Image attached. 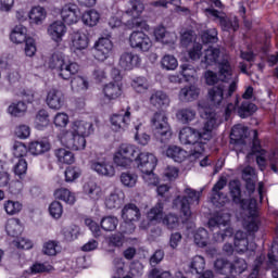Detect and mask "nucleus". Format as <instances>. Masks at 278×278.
I'll return each mask as SVG.
<instances>
[{
  "label": "nucleus",
  "instance_id": "obj_56",
  "mask_svg": "<svg viewBox=\"0 0 278 278\" xmlns=\"http://www.w3.org/2000/svg\"><path fill=\"white\" fill-rule=\"evenodd\" d=\"M179 66V62L177 61V58L173 54H165L161 59V67L164 71H175Z\"/></svg>",
  "mask_w": 278,
  "mask_h": 278
},
{
  "label": "nucleus",
  "instance_id": "obj_5",
  "mask_svg": "<svg viewBox=\"0 0 278 278\" xmlns=\"http://www.w3.org/2000/svg\"><path fill=\"white\" fill-rule=\"evenodd\" d=\"M144 12V4L140 0H130L127 9L123 12L118 7H113L110 11L108 25L111 29H134V27H142L140 16Z\"/></svg>",
  "mask_w": 278,
  "mask_h": 278
},
{
  "label": "nucleus",
  "instance_id": "obj_43",
  "mask_svg": "<svg viewBox=\"0 0 278 278\" xmlns=\"http://www.w3.org/2000/svg\"><path fill=\"white\" fill-rule=\"evenodd\" d=\"M134 134L135 142H137V144H140L141 147H147V144L151 142V136L144 132V125H142V123L135 125Z\"/></svg>",
  "mask_w": 278,
  "mask_h": 278
},
{
  "label": "nucleus",
  "instance_id": "obj_12",
  "mask_svg": "<svg viewBox=\"0 0 278 278\" xmlns=\"http://www.w3.org/2000/svg\"><path fill=\"white\" fill-rule=\"evenodd\" d=\"M88 47H90V35L87 30L77 29L70 34V49L74 55L83 58L86 55Z\"/></svg>",
  "mask_w": 278,
  "mask_h": 278
},
{
  "label": "nucleus",
  "instance_id": "obj_23",
  "mask_svg": "<svg viewBox=\"0 0 278 278\" xmlns=\"http://www.w3.org/2000/svg\"><path fill=\"white\" fill-rule=\"evenodd\" d=\"M68 28L66 27V24L60 20L52 22L47 28V35L49 36L50 40L56 45H60V42L64 40Z\"/></svg>",
  "mask_w": 278,
  "mask_h": 278
},
{
  "label": "nucleus",
  "instance_id": "obj_25",
  "mask_svg": "<svg viewBox=\"0 0 278 278\" xmlns=\"http://www.w3.org/2000/svg\"><path fill=\"white\" fill-rule=\"evenodd\" d=\"M46 103L50 110H62L66 99L61 90L50 89L47 93Z\"/></svg>",
  "mask_w": 278,
  "mask_h": 278
},
{
  "label": "nucleus",
  "instance_id": "obj_28",
  "mask_svg": "<svg viewBox=\"0 0 278 278\" xmlns=\"http://www.w3.org/2000/svg\"><path fill=\"white\" fill-rule=\"evenodd\" d=\"M141 62L140 55L134 52H124L119 58V66L124 71H134V68L140 66Z\"/></svg>",
  "mask_w": 278,
  "mask_h": 278
},
{
  "label": "nucleus",
  "instance_id": "obj_16",
  "mask_svg": "<svg viewBox=\"0 0 278 278\" xmlns=\"http://www.w3.org/2000/svg\"><path fill=\"white\" fill-rule=\"evenodd\" d=\"M89 167L100 177H106L109 179H112V177H116V166H114V163L112 161L105 157L91 160L89 162Z\"/></svg>",
  "mask_w": 278,
  "mask_h": 278
},
{
  "label": "nucleus",
  "instance_id": "obj_60",
  "mask_svg": "<svg viewBox=\"0 0 278 278\" xmlns=\"http://www.w3.org/2000/svg\"><path fill=\"white\" fill-rule=\"evenodd\" d=\"M38 52V46L36 43V38L28 37L25 40V47H24V53L26 58H34L36 53Z\"/></svg>",
  "mask_w": 278,
  "mask_h": 278
},
{
  "label": "nucleus",
  "instance_id": "obj_21",
  "mask_svg": "<svg viewBox=\"0 0 278 278\" xmlns=\"http://www.w3.org/2000/svg\"><path fill=\"white\" fill-rule=\"evenodd\" d=\"M235 242V251L240 254L248 255V257H251L253 253H255V249L257 245L255 242L251 241L249 242V238H247V233L242 231H237L233 238Z\"/></svg>",
  "mask_w": 278,
  "mask_h": 278
},
{
  "label": "nucleus",
  "instance_id": "obj_19",
  "mask_svg": "<svg viewBox=\"0 0 278 278\" xmlns=\"http://www.w3.org/2000/svg\"><path fill=\"white\" fill-rule=\"evenodd\" d=\"M206 16H211L216 23H219L224 31H236L239 27L238 18L227 20L224 12H218L212 8L205 9Z\"/></svg>",
  "mask_w": 278,
  "mask_h": 278
},
{
  "label": "nucleus",
  "instance_id": "obj_10",
  "mask_svg": "<svg viewBox=\"0 0 278 278\" xmlns=\"http://www.w3.org/2000/svg\"><path fill=\"white\" fill-rule=\"evenodd\" d=\"M163 213L164 204L159 202L148 212L147 218L149 220V227H151V225L163 223V225H166L168 229H177V227H179V218L169 214L162 219Z\"/></svg>",
  "mask_w": 278,
  "mask_h": 278
},
{
  "label": "nucleus",
  "instance_id": "obj_46",
  "mask_svg": "<svg viewBox=\"0 0 278 278\" xmlns=\"http://www.w3.org/2000/svg\"><path fill=\"white\" fill-rule=\"evenodd\" d=\"M193 242L197 247L203 249V247H207L212 244V240H210V235L205 228H199L193 232Z\"/></svg>",
  "mask_w": 278,
  "mask_h": 278
},
{
  "label": "nucleus",
  "instance_id": "obj_13",
  "mask_svg": "<svg viewBox=\"0 0 278 278\" xmlns=\"http://www.w3.org/2000/svg\"><path fill=\"white\" fill-rule=\"evenodd\" d=\"M111 75L114 81H111L103 87L104 98L101 101L102 105L110 103V101H115V99H118V97L123 94L121 71H118L117 68H113Z\"/></svg>",
  "mask_w": 278,
  "mask_h": 278
},
{
  "label": "nucleus",
  "instance_id": "obj_29",
  "mask_svg": "<svg viewBox=\"0 0 278 278\" xmlns=\"http://www.w3.org/2000/svg\"><path fill=\"white\" fill-rule=\"evenodd\" d=\"M125 203V192L115 188L104 200L108 210H118Z\"/></svg>",
  "mask_w": 278,
  "mask_h": 278
},
{
  "label": "nucleus",
  "instance_id": "obj_38",
  "mask_svg": "<svg viewBox=\"0 0 278 278\" xmlns=\"http://www.w3.org/2000/svg\"><path fill=\"white\" fill-rule=\"evenodd\" d=\"M199 94H201V89L197 87V85H190L184 87L179 92L180 101H197L199 99Z\"/></svg>",
  "mask_w": 278,
  "mask_h": 278
},
{
  "label": "nucleus",
  "instance_id": "obj_15",
  "mask_svg": "<svg viewBox=\"0 0 278 278\" xmlns=\"http://www.w3.org/2000/svg\"><path fill=\"white\" fill-rule=\"evenodd\" d=\"M140 208H138L136 204H126L122 210V219L124 220V225L121 226V231L123 233H131L136 229L134 223H138V220H140Z\"/></svg>",
  "mask_w": 278,
  "mask_h": 278
},
{
  "label": "nucleus",
  "instance_id": "obj_26",
  "mask_svg": "<svg viewBox=\"0 0 278 278\" xmlns=\"http://www.w3.org/2000/svg\"><path fill=\"white\" fill-rule=\"evenodd\" d=\"M227 186V179L220 178L217 184L213 187L212 195H211V203L215 205V207H223L225 203H227L229 200L227 199V195L220 193V190Z\"/></svg>",
  "mask_w": 278,
  "mask_h": 278
},
{
  "label": "nucleus",
  "instance_id": "obj_59",
  "mask_svg": "<svg viewBox=\"0 0 278 278\" xmlns=\"http://www.w3.org/2000/svg\"><path fill=\"white\" fill-rule=\"evenodd\" d=\"M12 247L22 249L23 251H29L30 249H34V241L27 237H20L12 241Z\"/></svg>",
  "mask_w": 278,
  "mask_h": 278
},
{
  "label": "nucleus",
  "instance_id": "obj_36",
  "mask_svg": "<svg viewBox=\"0 0 278 278\" xmlns=\"http://www.w3.org/2000/svg\"><path fill=\"white\" fill-rule=\"evenodd\" d=\"M71 88L73 92L76 94H86L88 89L90 88V83L88 81V77L86 76H75L71 80Z\"/></svg>",
  "mask_w": 278,
  "mask_h": 278
},
{
  "label": "nucleus",
  "instance_id": "obj_39",
  "mask_svg": "<svg viewBox=\"0 0 278 278\" xmlns=\"http://www.w3.org/2000/svg\"><path fill=\"white\" fill-rule=\"evenodd\" d=\"M27 38H29V36H27V27H25L24 25H16L11 30L10 40L14 45H23V42H25Z\"/></svg>",
  "mask_w": 278,
  "mask_h": 278
},
{
  "label": "nucleus",
  "instance_id": "obj_50",
  "mask_svg": "<svg viewBox=\"0 0 278 278\" xmlns=\"http://www.w3.org/2000/svg\"><path fill=\"white\" fill-rule=\"evenodd\" d=\"M119 181L124 188H136V184H138V174L135 172H123L119 176Z\"/></svg>",
  "mask_w": 278,
  "mask_h": 278
},
{
  "label": "nucleus",
  "instance_id": "obj_17",
  "mask_svg": "<svg viewBox=\"0 0 278 278\" xmlns=\"http://www.w3.org/2000/svg\"><path fill=\"white\" fill-rule=\"evenodd\" d=\"M112 49H114V43L110 40V37H100L93 43V58L98 62H105L112 55Z\"/></svg>",
  "mask_w": 278,
  "mask_h": 278
},
{
  "label": "nucleus",
  "instance_id": "obj_63",
  "mask_svg": "<svg viewBox=\"0 0 278 278\" xmlns=\"http://www.w3.org/2000/svg\"><path fill=\"white\" fill-rule=\"evenodd\" d=\"M114 266L117 278H131V276H125V273H127V265L123 258H115Z\"/></svg>",
  "mask_w": 278,
  "mask_h": 278
},
{
  "label": "nucleus",
  "instance_id": "obj_54",
  "mask_svg": "<svg viewBox=\"0 0 278 278\" xmlns=\"http://www.w3.org/2000/svg\"><path fill=\"white\" fill-rule=\"evenodd\" d=\"M189 268H191V273L201 275L205 270V258L201 255L193 256L189 263Z\"/></svg>",
  "mask_w": 278,
  "mask_h": 278
},
{
  "label": "nucleus",
  "instance_id": "obj_44",
  "mask_svg": "<svg viewBox=\"0 0 278 278\" xmlns=\"http://www.w3.org/2000/svg\"><path fill=\"white\" fill-rule=\"evenodd\" d=\"M62 251V245H60L59 241L55 240H48L43 242L41 253L43 255H48V257H55L58 253Z\"/></svg>",
  "mask_w": 278,
  "mask_h": 278
},
{
  "label": "nucleus",
  "instance_id": "obj_45",
  "mask_svg": "<svg viewBox=\"0 0 278 278\" xmlns=\"http://www.w3.org/2000/svg\"><path fill=\"white\" fill-rule=\"evenodd\" d=\"M152 5H154V8H168V5H174L176 12H182L187 16L190 14V10L181 7V0H159L152 2Z\"/></svg>",
  "mask_w": 278,
  "mask_h": 278
},
{
  "label": "nucleus",
  "instance_id": "obj_7",
  "mask_svg": "<svg viewBox=\"0 0 278 278\" xmlns=\"http://www.w3.org/2000/svg\"><path fill=\"white\" fill-rule=\"evenodd\" d=\"M49 68L58 71L59 77L65 79V81H68L73 75L79 73V64L75 61H70L68 55L60 50L54 51L51 55Z\"/></svg>",
  "mask_w": 278,
  "mask_h": 278
},
{
  "label": "nucleus",
  "instance_id": "obj_11",
  "mask_svg": "<svg viewBox=\"0 0 278 278\" xmlns=\"http://www.w3.org/2000/svg\"><path fill=\"white\" fill-rule=\"evenodd\" d=\"M198 147V150H191L190 152H188L179 146L170 144L166 148L164 153L166 157H169V160H173L178 164H181V162H186V160H190V162H193V160H199L203 157V146L199 144Z\"/></svg>",
  "mask_w": 278,
  "mask_h": 278
},
{
  "label": "nucleus",
  "instance_id": "obj_4",
  "mask_svg": "<svg viewBox=\"0 0 278 278\" xmlns=\"http://www.w3.org/2000/svg\"><path fill=\"white\" fill-rule=\"evenodd\" d=\"M94 131L92 123L86 118H76L70 124V128L62 129L58 135L60 144L54 151L59 164H75V154L72 151H84L86 138Z\"/></svg>",
  "mask_w": 278,
  "mask_h": 278
},
{
  "label": "nucleus",
  "instance_id": "obj_64",
  "mask_svg": "<svg viewBox=\"0 0 278 278\" xmlns=\"http://www.w3.org/2000/svg\"><path fill=\"white\" fill-rule=\"evenodd\" d=\"M177 177H179V168H177L176 166L168 165L163 170V178L165 181H175Z\"/></svg>",
  "mask_w": 278,
  "mask_h": 278
},
{
  "label": "nucleus",
  "instance_id": "obj_42",
  "mask_svg": "<svg viewBox=\"0 0 278 278\" xmlns=\"http://www.w3.org/2000/svg\"><path fill=\"white\" fill-rule=\"evenodd\" d=\"M247 127L244 125L239 124L235 125L230 132V142L232 144H244V138H247Z\"/></svg>",
  "mask_w": 278,
  "mask_h": 278
},
{
  "label": "nucleus",
  "instance_id": "obj_55",
  "mask_svg": "<svg viewBox=\"0 0 278 278\" xmlns=\"http://www.w3.org/2000/svg\"><path fill=\"white\" fill-rule=\"evenodd\" d=\"M3 208L9 216H15V214H18L23 210V204L18 201L7 200L3 203Z\"/></svg>",
  "mask_w": 278,
  "mask_h": 278
},
{
  "label": "nucleus",
  "instance_id": "obj_41",
  "mask_svg": "<svg viewBox=\"0 0 278 278\" xmlns=\"http://www.w3.org/2000/svg\"><path fill=\"white\" fill-rule=\"evenodd\" d=\"M49 125H51V119H49V111L45 109L39 110L34 121L35 129H38L39 131H45V129H47Z\"/></svg>",
  "mask_w": 278,
  "mask_h": 278
},
{
  "label": "nucleus",
  "instance_id": "obj_2",
  "mask_svg": "<svg viewBox=\"0 0 278 278\" xmlns=\"http://www.w3.org/2000/svg\"><path fill=\"white\" fill-rule=\"evenodd\" d=\"M199 42H194L192 48L189 49V58L190 60L197 61L201 60L202 64L205 66H218L219 70V79L222 81H231L228 89L225 84H219L214 86L208 90V99L213 105H223V99L226 97H231L238 90V76L233 74V66L229 62V55L222 52L220 49L217 48H204Z\"/></svg>",
  "mask_w": 278,
  "mask_h": 278
},
{
  "label": "nucleus",
  "instance_id": "obj_51",
  "mask_svg": "<svg viewBox=\"0 0 278 278\" xmlns=\"http://www.w3.org/2000/svg\"><path fill=\"white\" fill-rule=\"evenodd\" d=\"M48 212L51 218L54 220H60L64 214V206L62 205V202L54 200L49 204Z\"/></svg>",
  "mask_w": 278,
  "mask_h": 278
},
{
  "label": "nucleus",
  "instance_id": "obj_14",
  "mask_svg": "<svg viewBox=\"0 0 278 278\" xmlns=\"http://www.w3.org/2000/svg\"><path fill=\"white\" fill-rule=\"evenodd\" d=\"M185 194L188 197H178L174 201V207L180 210L185 216V220H188L189 216H192V212L190 211V203H195L199 205V199H201V191H194V189L186 188Z\"/></svg>",
  "mask_w": 278,
  "mask_h": 278
},
{
  "label": "nucleus",
  "instance_id": "obj_61",
  "mask_svg": "<svg viewBox=\"0 0 278 278\" xmlns=\"http://www.w3.org/2000/svg\"><path fill=\"white\" fill-rule=\"evenodd\" d=\"M14 136L18 140H27L31 136V128L27 124H20L14 129Z\"/></svg>",
  "mask_w": 278,
  "mask_h": 278
},
{
  "label": "nucleus",
  "instance_id": "obj_62",
  "mask_svg": "<svg viewBox=\"0 0 278 278\" xmlns=\"http://www.w3.org/2000/svg\"><path fill=\"white\" fill-rule=\"evenodd\" d=\"M68 123H71V118L64 112H59L53 117V124L59 129H64L68 126Z\"/></svg>",
  "mask_w": 278,
  "mask_h": 278
},
{
  "label": "nucleus",
  "instance_id": "obj_52",
  "mask_svg": "<svg viewBox=\"0 0 278 278\" xmlns=\"http://www.w3.org/2000/svg\"><path fill=\"white\" fill-rule=\"evenodd\" d=\"M100 225L103 231H116V227H118V217L113 215L104 216L101 219Z\"/></svg>",
  "mask_w": 278,
  "mask_h": 278
},
{
  "label": "nucleus",
  "instance_id": "obj_20",
  "mask_svg": "<svg viewBox=\"0 0 278 278\" xmlns=\"http://www.w3.org/2000/svg\"><path fill=\"white\" fill-rule=\"evenodd\" d=\"M129 45L131 49H137L147 53L153 49V41L151 38L142 31H132L129 36Z\"/></svg>",
  "mask_w": 278,
  "mask_h": 278
},
{
  "label": "nucleus",
  "instance_id": "obj_49",
  "mask_svg": "<svg viewBox=\"0 0 278 278\" xmlns=\"http://www.w3.org/2000/svg\"><path fill=\"white\" fill-rule=\"evenodd\" d=\"M7 112L10 116L20 118V116H25V113L27 112V104L23 101L13 102L9 105Z\"/></svg>",
  "mask_w": 278,
  "mask_h": 278
},
{
  "label": "nucleus",
  "instance_id": "obj_9",
  "mask_svg": "<svg viewBox=\"0 0 278 278\" xmlns=\"http://www.w3.org/2000/svg\"><path fill=\"white\" fill-rule=\"evenodd\" d=\"M152 131L161 142H168L173 138V130L168 124V117L164 112H156L151 118Z\"/></svg>",
  "mask_w": 278,
  "mask_h": 278
},
{
  "label": "nucleus",
  "instance_id": "obj_30",
  "mask_svg": "<svg viewBox=\"0 0 278 278\" xmlns=\"http://www.w3.org/2000/svg\"><path fill=\"white\" fill-rule=\"evenodd\" d=\"M53 197L55 201H62L65 205H75L77 203V194L65 187L55 189Z\"/></svg>",
  "mask_w": 278,
  "mask_h": 278
},
{
  "label": "nucleus",
  "instance_id": "obj_58",
  "mask_svg": "<svg viewBox=\"0 0 278 278\" xmlns=\"http://www.w3.org/2000/svg\"><path fill=\"white\" fill-rule=\"evenodd\" d=\"M64 175L66 184H73L81 177V168L76 166H70L65 169Z\"/></svg>",
  "mask_w": 278,
  "mask_h": 278
},
{
  "label": "nucleus",
  "instance_id": "obj_33",
  "mask_svg": "<svg viewBox=\"0 0 278 278\" xmlns=\"http://www.w3.org/2000/svg\"><path fill=\"white\" fill-rule=\"evenodd\" d=\"M30 25H42L47 21V9L40 5L33 7L28 12Z\"/></svg>",
  "mask_w": 278,
  "mask_h": 278
},
{
  "label": "nucleus",
  "instance_id": "obj_18",
  "mask_svg": "<svg viewBox=\"0 0 278 278\" xmlns=\"http://www.w3.org/2000/svg\"><path fill=\"white\" fill-rule=\"evenodd\" d=\"M61 22L64 25H77L81 21V9L75 3L64 4L60 10Z\"/></svg>",
  "mask_w": 278,
  "mask_h": 278
},
{
  "label": "nucleus",
  "instance_id": "obj_53",
  "mask_svg": "<svg viewBox=\"0 0 278 278\" xmlns=\"http://www.w3.org/2000/svg\"><path fill=\"white\" fill-rule=\"evenodd\" d=\"M131 88L135 92L142 94L149 90V80L142 76L136 77L131 80Z\"/></svg>",
  "mask_w": 278,
  "mask_h": 278
},
{
  "label": "nucleus",
  "instance_id": "obj_8",
  "mask_svg": "<svg viewBox=\"0 0 278 278\" xmlns=\"http://www.w3.org/2000/svg\"><path fill=\"white\" fill-rule=\"evenodd\" d=\"M231 215L226 212H218L208 219V229L212 231H223L220 235H215V242H225V240H231L233 237V228L229 226Z\"/></svg>",
  "mask_w": 278,
  "mask_h": 278
},
{
  "label": "nucleus",
  "instance_id": "obj_31",
  "mask_svg": "<svg viewBox=\"0 0 278 278\" xmlns=\"http://www.w3.org/2000/svg\"><path fill=\"white\" fill-rule=\"evenodd\" d=\"M253 136L254 139L252 142V151L253 153H258L256 154V164L260 166L261 170H264V168H266V157H268V154L260 144V139H257V130H253Z\"/></svg>",
  "mask_w": 278,
  "mask_h": 278
},
{
  "label": "nucleus",
  "instance_id": "obj_47",
  "mask_svg": "<svg viewBox=\"0 0 278 278\" xmlns=\"http://www.w3.org/2000/svg\"><path fill=\"white\" fill-rule=\"evenodd\" d=\"M176 118L182 125H188V123H192L194 118H197V111L192 108L180 109L176 113Z\"/></svg>",
  "mask_w": 278,
  "mask_h": 278
},
{
  "label": "nucleus",
  "instance_id": "obj_3",
  "mask_svg": "<svg viewBox=\"0 0 278 278\" xmlns=\"http://www.w3.org/2000/svg\"><path fill=\"white\" fill-rule=\"evenodd\" d=\"M113 163L118 168H131V164H136L148 186L160 184V178L153 173L155 166H157V156L151 152L140 150L138 146L121 144L113 153Z\"/></svg>",
  "mask_w": 278,
  "mask_h": 278
},
{
  "label": "nucleus",
  "instance_id": "obj_6",
  "mask_svg": "<svg viewBox=\"0 0 278 278\" xmlns=\"http://www.w3.org/2000/svg\"><path fill=\"white\" fill-rule=\"evenodd\" d=\"M230 194L235 203H240L242 210L248 212V225L247 229L250 233H253L260 229V217H257V200H242L240 199V185L238 181L230 182Z\"/></svg>",
  "mask_w": 278,
  "mask_h": 278
},
{
  "label": "nucleus",
  "instance_id": "obj_32",
  "mask_svg": "<svg viewBox=\"0 0 278 278\" xmlns=\"http://www.w3.org/2000/svg\"><path fill=\"white\" fill-rule=\"evenodd\" d=\"M153 34L156 42H161L162 45H175L177 42V34L166 31L164 26L154 28Z\"/></svg>",
  "mask_w": 278,
  "mask_h": 278
},
{
  "label": "nucleus",
  "instance_id": "obj_40",
  "mask_svg": "<svg viewBox=\"0 0 278 278\" xmlns=\"http://www.w3.org/2000/svg\"><path fill=\"white\" fill-rule=\"evenodd\" d=\"M268 268H270L273 278H278V242L271 243L270 252L268 253Z\"/></svg>",
  "mask_w": 278,
  "mask_h": 278
},
{
  "label": "nucleus",
  "instance_id": "obj_35",
  "mask_svg": "<svg viewBox=\"0 0 278 278\" xmlns=\"http://www.w3.org/2000/svg\"><path fill=\"white\" fill-rule=\"evenodd\" d=\"M123 242H125L123 232H116L104 239L103 249L109 253H114V249H116V247H123Z\"/></svg>",
  "mask_w": 278,
  "mask_h": 278
},
{
  "label": "nucleus",
  "instance_id": "obj_34",
  "mask_svg": "<svg viewBox=\"0 0 278 278\" xmlns=\"http://www.w3.org/2000/svg\"><path fill=\"white\" fill-rule=\"evenodd\" d=\"M80 20L87 27H97L101 21V13L97 9H89L80 14Z\"/></svg>",
  "mask_w": 278,
  "mask_h": 278
},
{
  "label": "nucleus",
  "instance_id": "obj_24",
  "mask_svg": "<svg viewBox=\"0 0 278 278\" xmlns=\"http://www.w3.org/2000/svg\"><path fill=\"white\" fill-rule=\"evenodd\" d=\"M83 194L87 197L89 201H92V203H97V201L103 199V189L97 181L90 179L84 182Z\"/></svg>",
  "mask_w": 278,
  "mask_h": 278
},
{
  "label": "nucleus",
  "instance_id": "obj_57",
  "mask_svg": "<svg viewBox=\"0 0 278 278\" xmlns=\"http://www.w3.org/2000/svg\"><path fill=\"white\" fill-rule=\"evenodd\" d=\"M180 75L185 81H197V70L190 64L180 65Z\"/></svg>",
  "mask_w": 278,
  "mask_h": 278
},
{
  "label": "nucleus",
  "instance_id": "obj_37",
  "mask_svg": "<svg viewBox=\"0 0 278 278\" xmlns=\"http://www.w3.org/2000/svg\"><path fill=\"white\" fill-rule=\"evenodd\" d=\"M25 230L23 223L18 218H10L5 223V232L11 238H18Z\"/></svg>",
  "mask_w": 278,
  "mask_h": 278
},
{
  "label": "nucleus",
  "instance_id": "obj_27",
  "mask_svg": "<svg viewBox=\"0 0 278 278\" xmlns=\"http://www.w3.org/2000/svg\"><path fill=\"white\" fill-rule=\"evenodd\" d=\"M51 151V142L49 139H37L28 143V153L34 157L45 155Z\"/></svg>",
  "mask_w": 278,
  "mask_h": 278
},
{
  "label": "nucleus",
  "instance_id": "obj_22",
  "mask_svg": "<svg viewBox=\"0 0 278 278\" xmlns=\"http://www.w3.org/2000/svg\"><path fill=\"white\" fill-rule=\"evenodd\" d=\"M131 108L127 106L126 110L119 111L111 116V129L113 131H125L131 123Z\"/></svg>",
  "mask_w": 278,
  "mask_h": 278
},
{
  "label": "nucleus",
  "instance_id": "obj_48",
  "mask_svg": "<svg viewBox=\"0 0 278 278\" xmlns=\"http://www.w3.org/2000/svg\"><path fill=\"white\" fill-rule=\"evenodd\" d=\"M150 103L154 105V108H166L168 103H170V100L163 91H154L150 97Z\"/></svg>",
  "mask_w": 278,
  "mask_h": 278
},
{
  "label": "nucleus",
  "instance_id": "obj_1",
  "mask_svg": "<svg viewBox=\"0 0 278 278\" xmlns=\"http://www.w3.org/2000/svg\"><path fill=\"white\" fill-rule=\"evenodd\" d=\"M240 99H236L235 103H229L225 111H220V105L213 104L215 109L208 108L205 102H199L198 110L202 118L205 119L204 127L197 131L192 127H184L179 132L181 144H193L192 151H199V146L205 151V142L212 140L214 129H218L224 121H229V116L237 111L240 118H247L257 112V106L244 100L240 106Z\"/></svg>",
  "mask_w": 278,
  "mask_h": 278
}]
</instances>
